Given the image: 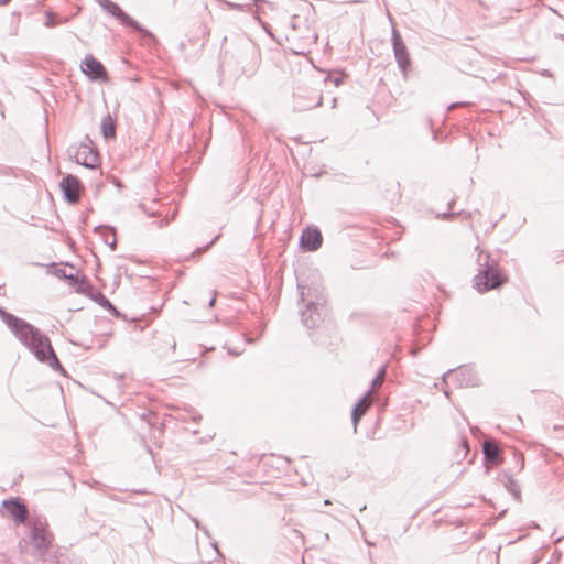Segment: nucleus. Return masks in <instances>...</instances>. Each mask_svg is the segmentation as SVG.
Returning a JSON list of instances; mask_svg holds the SVG:
<instances>
[{"instance_id": "1", "label": "nucleus", "mask_w": 564, "mask_h": 564, "mask_svg": "<svg viewBox=\"0 0 564 564\" xmlns=\"http://www.w3.org/2000/svg\"><path fill=\"white\" fill-rule=\"evenodd\" d=\"M0 316L17 339L28 347L41 362L47 364L52 369L62 370L50 339L36 327L1 308Z\"/></svg>"}, {"instance_id": "2", "label": "nucleus", "mask_w": 564, "mask_h": 564, "mask_svg": "<svg viewBox=\"0 0 564 564\" xmlns=\"http://www.w3.org/2000/svg\"><path fill=\"white\" fill-rule=\"evenodd\" d=\"M478 273L474 279V286L479 292H486L496 289L503 283L498 267L495 262H490L488 253L480 252L478 256Z\"/></svg>"}, {"instance_id": "3", "label": "nucleus", "mask_w": 564, "mask_h": 564, "mask_svg": "<svg viewBox=\"0 0 564 564\" xmlns=\"http://www.w3.org/2000/svg\"><path fill=\"white\" fill-rule=\"evenodd\" d=\"M30 538L31 543L34 546L35 554L39 556H44L53 542V535L47 530V523L40 518L34 520Z\"/></svg>"}, {"instance_id": "4", "label": "nucleus", "mask_w": 564, "mask_h": 564, "mask_svg": "<svg viewBox=\"0 0 564 564\" xmlns=\"http://www.w3.org/2000/svg\"><path fill=\"white\" fill-rule=\"evenodd\" d=\"M96 2L109 14L118 19L123 25L131 26L142 36L153 37L152 33L143 29L135 20L129 17L117 3L111 0H96Z\"/></svg>"}, {"instance_id": "5", "label": "nucleus", "mask_w": 564, "mask_h": 564, "mask_svg": "<svg viewBox=\"0 0 564 564\" xmlns=\"http://www.w3.org/2000/svg\"><path fill=\"white\" fill-rule=\"evenodd\" d=\"M323 296L315 290V301L307 300L306 308L302 311V322L307 328H314L322 322Z\"/></svg>"}, {"instance_id": "6", "label": "nucleus", "mask_w": 564, "mask_h": 564, "mask_svg": "<svg viewBox=\"0 0 564 564\" xmlns=\"http://www.w3.org/2000/svg\"><path fill=\"white\" fill-rule=\"evenodd\" d=\"M391 40L395 62L399 66V69L402 72L403 77L406 78L409 68L411 66L410 54L405 43L401 39V35L395 28L392 29Z\"/></svg>"}, {"instance_id": "7", "label": "nucleus", "mask_w": 564, "mask_h": 564, "mask_svg": "<svg viewBox=\"0 0 564 564\" xmlns=\"http://www.w3.org/2000/svg\"><path fill=\"white\" fill-rule=\"evenodd\" d=\"M59 186L67 202L72 204L78 202L82 185L76 176L68 174L61 181Z\"/></svg>"}, {"instance_id": "8", "label": "nucleus", "mask_w": 564, "mask_h": 564, "mask_svg": "<svg viewBox=\"0 0 564 564\" xmlns=\"http://www.w3.org/2000/svg\"><path fill=\"white\" fill-rule=\"evenodd\" d=\"M74 159L78 164H82L89 169H95L99 162L98 153L86 144H80L75 150Z\"/></svg>"}, {"instance_id": "9", "label": "nucleus", "mask_w": 564, "mask_h": 564, "mask_svg": "<svg viewBox=\"0 0 564 564\" xmlns=\"http://www.w3.org/2000/svg\"><path fill=\"white\" fill-rule=\"evenodd\" d=\"M82 70L91 79H106L107 73L100 62L94 56L87 55L82 62Z\"/></svg>"}, {"instance_id": "10", "label": "nucleus", "mask_w": 564, "mask_h": 564, "mask_svg": "<svg viewBox=\"0 0 564 564\" xmlns=\"http://www.w3.org/2000/svg\"><path fill=\"white\" fill-rule=\"evenodd\" d=\"M301 245L308 251L317 250L322 245V235L318 229H305L301 237Z\"/></svg>"}, {"instance_id": "11", "label": "nucleus", "mask_w": 564, "mask_h": 564, "mask_svg": "<svg viewBox=\"0 0 564 564\" xmlns=\"http://www.w3.org/2000/svg\"><path fill=\"white\" fill-rule=\"evenodd\" d=\"M3 507L17 522H24L28 518L26 507L18 500H4Z\"/></svg>"}, {"instance_id": "12", "label": "nucleus", "mask_w": 564, "mask_h": 564, "mask_svg": "<svg viewBox=\"0 0 564 564\" xmlns=\"http://www.w3.org/2000/svg\"><path fill=\"white\" fill-rule=\"evenodd\" d=\"M371 393L372 389L368 390L367 393L359 400V402L355 405L351 413V421L354 423V430H357L358 422L361 416L367 412L369 406L371 405Z\"/></svg>"}, {"instance_id": "13", "label": "nucleus", "mask_w": 564, "mask_h": 564, "mask_svg": "<svg viewBox=\"0 0 564 564\" xmlns=\"http://www.w3.org/2000/svg\"><path fill=\"white\" fill-rule=\"evenodd\" d=\"M482 452H484L485 458L488 462H490L492 464L499 463V448L495 443L486 441L482 445Z\"/></svg>"}, {"instance_id": "14", "label": "nucleus", "mask_w": 564, "mask_h": 564, "mask_svg": "<svg viewBox=\"0 0 564 564\" xmlns=\"http://www.w3.org/2000/svg\"><path fill=\"white\" fill-rule=\"evenodd\" d=\"M101 132L106 139L113 138L116 134V122L109 113L101 120Z\"/></svg>"}, {"instance_id": "15", "label": "nucleus", "mask_w": 564, "mask_h": 564, "mask_svg": "<svg viewBox=\"0 0 564 564\" xmlns=\"http://www.w3.org/2000/svg\"><path fill=\"white\" fill-rule=\"evenodd\" d=\"M386 369L382 368L372 380V389L380 387L384 380Z\"/></svg>"}, {"instance_id": "16", "label": "nucleus", "mask_w": 564, "mask_h": 564, "mask_svg": "<svg viewBox=\"0 0 564 564\" xmlns=\"http://www.w3.org/2000/svg\"><path fill=\"white\" fill-rule=\"evenodd\" d=\"M297 288L300 289V300L305 302L306 297L311 296V288L306 289L300 282L297 283Z\"/></svg>"}, {"instance_id": "17", "label": "nucleus", "mask_w": 564, "mask_h": 564, "mask_svg": "<svg viewBox=\"0 0 564 564\" xmlns=\"http://www.w3.org/2000/svg\"><path fill=\"white\" fill-rule=\"evenodd\" d=\"M464 373H465V370H459V371L449 370L448 372L445 373L444 381H446V382L452 381V380L456 379L458 376H462Z\"/></svg>"}, {"instance_id": "18", "label": "nucleus", "mask_w": 564, "mask_h": 564, "mask_svg": "<svg viewBox=\"0 0 564 564\" xmlns=\"http://www.w3.org/2000/svg\"><path fill=\"white\" fill-rule=\"evenodd\" d=\"M57 23L58 22L55 20L54 14L48 12L47 15H46L45 25L48 26V28H52V26H55Z\"/></svg>"}, {"instance_id": "19", "label": "nucleus", "mask_w": 564, "mask_h": 564, "mask_svg": "<svg viewBox=\"0 0 564 564\" xmlns=\"http://www.w3.org/2000/svg\"><path fill=\"white\" fill-rule=\"evenodd\" d=\"M333 82H334V85H335V86H339V85L341 84L343 79H341L340 77H335V78L333 79Z\"/></svg>"}, {"instance_id": "20", "label": "nucleus", "mask_w": 564, "mask_h": 564, "mask_svg": "<svg viewBox=\"0 0 564 564\" xmlns=\"http://www.w3.org/2000/svg\"><path fill=\"white\" fill-rule=\"evenodd\" d=\"M462 445H463V448L465 449V452H467V441L466 440H463Z\"/></svg>"}, {"instance_id": "21", "label": "nucleus", "mask_w": 564, "mask_h": 564, "mask_svg": "<svg viewBox=\"0 0 564 564\" xmlns=\"http://www.w3.org/2000/svg\"><path fill=\"white\" fill-rule=\"evenodd\" d=\"M110 247H111L112 250H115V248H116V240H113V242H110Z\"/></svg>"}, {"instance_id": "22", "label": "nucleus", "mask_w": 564, "mask_h": 564, "mask_svg": "<svg viewBox=\"0 0 564 564\" xmlns=\"http://www.w3.org/2000/svg\"><path fill=\"white\" fill-rule=\"evenodd\" d=\"M215 301H216V300H215V297H213V299L209 301V304H208V305H209V306H213V305H214V303H215Z\"/></svg>"}, {"instance_id": "23", "label": "nucleus", "mask_w": 564, "mask_h": 564, "mask_svg": "<svg viewBox=\"0 0 564 564\" xmlns=\"http://www.w3.org/2000/svg\"><path fill=\"white\" fill-rule=\"evenodd\" d=\"M193 521H194L195 525H196L197 528H199V522H198V520L193 519Z\"/></svg>"}, {"instance_id": "24", "label": "nucleus", "mask_w": 564, "mask_h": 564, "mask_svg": "<svg viewBox=\"0 0 564 564\" xmlns=\"http://www.w3.org/2000/svg\"><path fill=\"white\" fill-rule=\"evenodd\" d=\"M10 0H0V4H6L8 3Z\"/></svg>"}, {"instance_id": "25", "label": "nucleus", "mask_w": 564, "mask_h": 564, "mask_svg": "<svg viewBox=\"0 0 564 564\" xmlns=\"http://www.w3.org/2000/svg\"><path fill=\"white\" fill-rule=\"evenodd\" d=\"M63 275H64L65 278H67V279H73V275H72V274H70V275H66V274L63 272Z\"/></svg>"}, {"instance_id": "26", "label": "nucleus", "mask_w": 564, "mask_h": 564, "mask_svg": "<svg viewBox=\"0 0 564 564\" xmlns=\"http://www.w3.org/2000/svg\"><path fill=\"white\" fill-rule=\"evenodd\" d=\"M324 503H325V505H329V503H330V501H329L328 499H326V500L324 501Z\"/></svg>"}]
</instances>
